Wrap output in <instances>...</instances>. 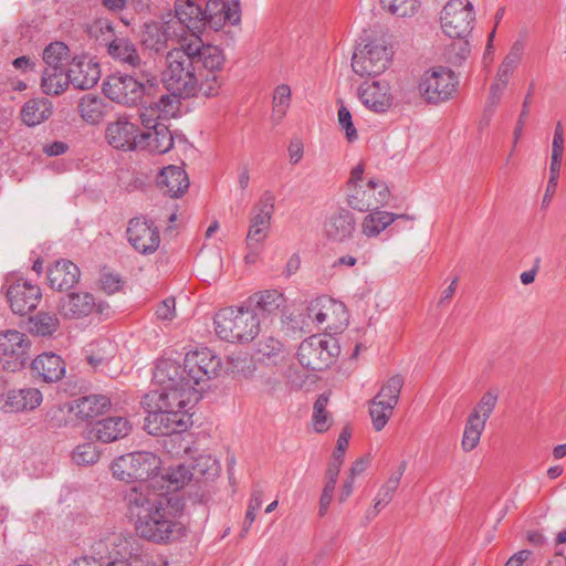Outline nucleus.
<instances>
[{
    "label": "nucleus",
    "mask_w": 566,
    "mask_h": 566,
    "mask_svg": "<svg viewBox=\"0 0 566 566\" xmlns=\"http://www.w3.org/2000/svg\"><path fill=\"white\" fill-rule=\"evenodd\" d=\"M154 379L160 389L146 396V431L153 436L185 431L191 424L190 410L198 400V389L186 382L180 363L171 358L157 363Z\"/></svg>",
    "instance_id": "1"
},
{
    "label": "nucleus",
    "mask_w": 566,
    "mask_h": 566,
    "mask_svg": "<svg viewBox=\"0 0 566 566\" xmlns=\"http://www.w3.org/2000/svg\"><path fill=\"white\" fill-rule=\"evenodd\" d=\"M126 505L128 517L139 537L165 544L184 534L177 509L164 492H147L146 485L133 486L126 494Z\"/></svg>",
    "instance_id": "2"
},
{
    "label": "nucleus",
    "mask_w": 566,
    "mask_h": 566,
    "mask_svg": "<svg viewBox=\"0 0 566 566\" xmlns=\"http://www.w3.org/2000/svg\"><path fill=\"white\" fill-rule=\"evenodd\" d=\"M161 81L172 95L201 96V77L185 38L178 48L167 53Z\"/></svg>",
    "instance_id": "3"
},
{
    "label": "nucleus",
    "mask_w": 566,
    "mask_h": 566,
    "mask_svg": "<svg viewBox=\"0 0 566 566\" xmlns=\"http://www.w3.org/2000/svg\"><path fill=\"white\" fill-rule=\"evenodd\" d=\"M392 199L388 182L378 176H367L365 165H355L346 184V202L355 211L364 212L387 207Z\"/></svg>",
    "instance_id": "4"
},
{
    "label": "nucleus",
    "mask_w": 566,
    "mask_h": 566,
    "mask_svg": "<svg viewBox=\"0 0 566 566\" xmlns=\"http://www.w3.org/2000/svg\"><path fill=\"white\" fill-rule=\"evenodd\" d=\"M129 539L112 533L92 547V555L75 559L71 566H164L147 554H132Z\"/></svg>",
    "instance_id": "5"
},
{
    "label": "nucleus",
    "mask_w": 566,
    "mask_h": 566,
    "mask_svg": "<svg viewBox=\"0 0 566 566\" xmlns=\"http://www.w3.org/2000/svg\"><path fill=\"white\" fill-rule=\"evenodd\" d=\"M163 461L150 451H135L113 460L109 470L114 479L123 482L138 481L136 486L146 485L153 492L160 482Z\"/></svg>",
    "instance_id": "6"
},
{
    "label": "nucleus",
    "mask_w": 566,
    "mask_h": 566,
    "mask_svg": "<svg viewBox=\"0 0 566 566\" xmlns=\"http://www.w3.org/2000/svg\"><path fill=\"white\" fill-rule=\"evenodd\" d=\"M201 77V96L216 97L222 87V72L227 63L224 50L205 44L200 36L185 38Z\"/></svg>",
    "instance_id": "7"
},
{
    "label": "nucleus",
    "mask_w": 566,
    "mask_h": 566,
    "mask_svg": "<svg viewBox=\"0 0 566 566\" xmlns=\"http://www.w3.org/2000/svg\"><path fill=\"white\" fill-rule=\"evenodd\" d=\"M157 87V81L151 74L142 73L135 77L117 73L106 77L103 93L117 104L133 106L142 103L146 96H151Z\"/></svg>",
    "instance_id": "8"
},
{
    "label": "nucleus",
    "mask_w": 566,
    "mask_h": 566,
    "mask_svg": "<svg viewBox=\"0 0 566 566\" xmlns=\"http://www.w3.org/2000/svg\"><path fill=\"white\" fill-rule=\"evenodd\" d=\"M392 49L379 38L363 39L355 46L352 70L360 77L378 76L386 72L392 62Z\"/></svg>",
    "instance_id": "9"
},
{
    "label": "nucleus",
    "mask_w": 566,
    "mask_h": 566,
    "mask_svg": "<svg viewBox=\"0 0 566 566\" xmlns=\"http://www.w3.org/2000/svg\"><path fill=\"white\" fill-rule=\"evenodd\" d=\"M273 213L274 198L270 195L263 196L252 208L245 238L244 261L247 264H254L259 261L270 234Z\"/></svg>",
    "instance_id": "10"
},
{
    "label": "nucleus",
    "mask_w": 566,
    "mask_h": 566,
    "mask_svg": "<svg viewBox=\"0 0 566 566\" xmlns=\"http://www.w3.org/2000/svg\"><path fill=\"white\" fill-rule=\"evenodd\" d=\"M214 329L220 338L228 342L252 340L260 329L255 313L248 308L227 307L214 317Z\"/></svg>",
    "instance_id": "11"
},
{
    "label": "nucleus",
    "mask_w": 566,
    "mask_h": 566,
    "mask_svg": "<svg viewBox=\"0 0 566 566\" xmlns=\"http://www.w3.org/2000/svg\"><path fill=\"white\" fill-rule=\"evenodd\" d=\"M339 354L340 347L333 336L316 334L300 344L297 360L306 369L322 371L332 367Z\"/></svg>",
    "instance_id": "12"
},
{
    "label": "nucleus",
    "mask_w": 566,
    "mask_h": 566,
    "mask_svg": "<svg viewBox=\"0 0 566 566\" xmlns=\"http://www.w3.org/2000/svg\"><path fill=\"white\" fill-rule=\"evenodd\" d=\"M57 312L65 321H81L91 315L107 318L112 314L107 302L97 300L93 293L84 290H75L60 297Z\"/></svg>",
    "instance_id": "13"
},
{
    "label": "nucleus",
    "mask_w": 566,
    "mask_h": 566,
    "mask_svg": "<svg viewBox=\"0 0 566 566\" xmlns=\"http://www.w3.org/2000/svg\"><path fill=\"white\" fill-rule=\"evenodd\" d=\"M458 87V77L448 66L434 65L421 74L418 83L419 94L429 103L439 104L453 97Z\"/></svg>",
    "instance_id": "14"
},
{
    "label": "nucleus",
    "mask_w": 566,
    "mask_h": 566,
    "mask_svg": "<svg viewBox=\"0 0 566 566\" xmlns=\"http://www.w3.org/2000/svg\"><path fill=\"white\" fill-rule=\"evenodd\" d=\"M475 20L470 0H449L440 11V28L451 39L467 40Z\"/></svg>",
    "instance_id": "15"
},
{
    "label": "nucleus",
    "mask_w": 566,
    "mask_h": 566,
    "mask_svg": "<svg viewBox=\"0 0 566 566\" xmlns=\"http://www.w3.org/2000/svg\"><path fill=\"white\" fill-rule=\"evenodd\" d=\"M357 98L364 108L376 115H385L397 105L395 85L384 77L361 82Z\"/></svg>",
    "instance_id": "16"
},
{
    "label": "nucleus",
    "mask_w": 566,
    "mask_h": 566,
    "mask_svg": "<svg viewBox=\"0 0 566 566\" xmlns=\"http://www.w3.org/2000/svg\"><path fill=\"white\" fill-rule=\"evenodd\" d=\"M180 366L182 378H186V382L191 384L195 388L218 377L221 373L220 358L208 348L189 352Z\"/></svg>",
    "instance_id": "17"
},
{
    "label": "nucleus",
    "mask_w": 566,
    "mask_h": 566,
    "mask_svg": "<svg viewBox=\"0 0 566 566\" xmlns=\"http://www.w3.org/2000/svg\"><path fill=\"white\" fill-rule=\"evenodd\" d=\"M307 314L317 328L333 333L344 329L348 324V313L344 303L327 296L312 301Z\"/></svg>",
    "instance_id": "18"
},
{
    "label": "nucleus",
    "mask_w": 566,
    "mask_h": 566,
    "mask_svg": "<svg viewBox=\"0 0 566 566\" xmlns=\"http://www.w3.org/2000/svg\"><path fill=\"white\" fill-rule=\"evenodd\" d=\"M31 346V339L21 331L0 332V367L8 371L21 369L29 358Z\"/></svg>",
    "instance_id": "19"
},
{
    "label": "nucleus",
    "mask_w": 566,
    "mask_h": 566,
    "mask_svg": "<svg viewBox=\"0 0 566 566\" xmlns=\"http://www.w3.org/2000/svg\"><path fill=\"white\" fill-rule=\"evenodd\" d=\"M149 113H140L143 130L139 133L137 149L155 155L166 154L174 147V136L167 125L153 118Z\"/></svg>",
    "instance_id": "20"
},
{
    "label": "nucleus",
    "mask_w": 566,
    "mask_h": 566,
    "mask_svg": "<svg viewBox=\"0 0 566 566\" xmlns=\"http://www.w3.org/2000/svg\"><path fill=\"white\" fill-rule=\"evenodd\" d=\"M126 238L130 247L139 254L149 255L160 247V231L156 222L140 216L130 219L126 228Z\"/></svg>",
    "instance_id": "21"
},
{
    "label": "nucleus",
    "mask_w": 566,
    "mask_h": 566,
    "mask_svg": "<svg viewBox=\"0 0 566 566\" xmlns=\"http://www.w3.org/2000/svg\"><path fill=\"white\" fill-rule=\"evenodd\" d=\"M353 436V429L345 426L338 434L336 446L333 452L332 467L326 472V480L319 497V515H325L333 502L339 468L344 461L345 453L349 447Z\"/></svg>",
    "instance_id": "22"
},
{
    "label": "nucleus",
    "mask_w": 566,
    "mask_h": 566,
    "mask_svg": "<svg viewBox=\"0 0 566 566\" xmlns=\"http://www.w3.org/2000/svg\"><path fill=\"white\" fill-rule=\"evenodd\" d=\"M166 17L175 22L174 29L178 35L185 30L192 36H200L203 32V10L195 0H175L174 14L166 13Z\"/></svg>",
    "instance_id": "23"
},
{
    "label": "nucleus",
    "mask_w": 566,
    "mask_h": 566,
    "mask_svg": "<svg viewBox=\"0 0 566 566\" xmlns=\"http://www.w3.org/2000/svg\"><path fill=\"white\" fill-rule=\"evenodd\" d=\"M239 0H208L203 10V31H220L228 24L240 21Z\"/></svg>",
    "instance_id": "24"
},
{
    "label": "nucleus",
    "mask_w": 566,
    "mask_h": 566,
    "mask_svg": "<svg viewBox=\"0 0 566 566\" xmlns=\"http://www.w3.org/2000/svg\"><path fill=\"white\" fill-rule=\"evenodd\" d=\"M7 297L11 310L17 314H27L34 310L41 297V289L24 279H9Z\"/></svg>",
    "instance_id": "25"
},
{
    "label": "nucleus",
    "mask_w": 566,
    "mask_h": 566,
    "mask_svg": "<svg viewBox=\"0 0 566 566\" xmlns=\"http://www.w3.org/2000/svg\"><path fill=\"white\" fill-rule=\"evenodd\" d=\"M174 23L168 20L166 14L160 20H148L139 30L138 36L140 44L146 50L159 52L163 50L167 42L171 39L178 38V32L174 29Z\"/></svg>",
    "instance_id": "26"
},
{
    "label": "nucleus",
    "mask_w": 566,
    "mask_h": 566,
    "mask_svg": "<svg viewBox=\"0 0 566 566\" xmlns=\"http://www.w3.org/2000/svg\"><path fill=\"white\" fill-rule=\"evenodd\" d=\"M67 69L71 84L75 88L88 90L93 87L101 77L98 61L87 53L74 55Z\"/></svg>",
    "instance_id": "27"
},
{
    "label": "nucleus",
    "mask_w": 566,
    "mask_h": 566,
    "mask_svg": "<svg viewBox=\"0 0 566 566\" xmlns=\"http://www.w3.org/2000/svg\"><path fill=\"white\" fill-rule=\"evenodd\" d=\"M356 229L354 214L347 209H337L328 214L322 226L323 237L332 242L343 243L353 238Z\"/></svg>",
    "instance_id": "28"
},
{
    "label": "nucleus",
    "mask_w": 566,
    "mask_h": 566,
    "mask_svg": "<svg viewBox=\"0 0 566 566\" xmlns=\"http://www.w3.org/2000/svg\"><path fill=\"white\" fill-rule=\"evenodd\" d=\"M138 127L126 118L108 123L105 130L107 143L115 149L135 150L138 148Z\"/></svg>",
    "instance_id": "29"
},
{
    "label": "nucleus",
    "mask_w": 566,
    "mask_h": 566,
    "mask_svg": "<svg viewBox=\"0 0 566 566\" xmlns=\"http://www.w3.org/2000/svg\"><path fill=\"white\" fill-rule=\"evenodd\" d=\"M366 214L359 223L360 233L367 239L378 238L384 231L392 226L398 219L412 220L408 214H398L381 208L365 211Z\"/></svg>",
    "instance_id": "30"
},
{
    "label": "nucleus",
    "mask_w": 566,
    "mask_h": 566,
    "mask_svg": "<svg viewBox=\"0 0 566 566\" xmlns=\"http://www.w3.org/2000/svg\"><path fill=\"white\" fill-rule=\"evenodd\" d=\"M81 271L70 260L59 259L46 268L48 285L54 291H65L78 283Z\"/></svg>",
    "instance_id": "31"
},
{
    "label": "nucleus",
    "mask_w": 566,
    "mask_h": 566,
    "mask_svg": "<svg viewBox=\"0 0 566 566\" xmlns=\"http://www.w3.org/2000/svg\"><path fill=\"white\" fill-rule=\"evenodd\" d=\"M156 182L165 195L171 198L184 196L190 185L188 174L182 165H169L157 175Z\"/></svg>",
    "instance_id": "32"
},
{
    "label": "nucleus",
    "mask_w": 566,
    "mask_h": 566,
    "mask_svg": "<svg viewBox=\"0 0 566 566\" xmlns=\"http://www.w3.org/2000/svg\"><path fill=\"white\" fill-rule=\"evenodd\" d=\"M522 51V45L515 43L499 66L495 80L490 88V99L493 104L499 102L511 76L520 64Z\"/></svg>",
    "instance_id": "33"
},
{
    "label": "nucleus",
    "mask_w": 566,
    "mask_h": 566,
    "mask_svg": "<svg viewBox=\"0 0 566 566\" xmlns=\"http://www.w3.org/2000/svg\"><path fill=\"white\" fill-rule=\"evenodd\" d=\"M132 431L130 421L123 416H109L96 421L92 432L94 437L104 443H111L123 439Z\"/></svg>",
    "instance_id": "34"
},
{
    "label": "nucleus",
    "mask_w": 566,
    "mask_h": 566,
    "mask_svg": "<svg viewBox=\"0 0 566 566\" xmlns=\"http://www.w3.org/2000/svg\"><path fill=\"white\" fill-rule=\"evenodd\" d=\"M31 369L36 378L45 382H54L64 377L66 366L57 354L42 353L32 360Z\"/></svg>",
    "instance_id": "35"
},
{
    "label": "nucleus",
    "mask_w": 566,
    "mask_h": 566,
    "mask_svg": "<svg viewBox=\"0 0 566 566\" xmlns=\"http://www.w3.org/2000/svg\"><path fill=\"white\" fill-rule=\"evenodd\" d=\"M43 400L42 392L36 388L12 389L4 398L2 409L6 412L31 411Z\"/></svg>",
    "instance_id": "36"
},
{
    "label": "nucleus",
    "mask_w": 566,
    "mask_h": 566,
    "mask_svg": "<svg viewBox=\"0 0 566 566\" xmlns=\"http://www.w3.org/2000/svg\"><path fill=\"white\" fill-rule=\"evenodd\" d=\"M111 407L106 396L91 395L73 400L69 410L78 419H88L102 415Z\"/></svg>",
    "instance_id": "37"
},
{
    "label": "nucleus",
    "mask_w": 566,
    "mask_h": 566,
    "mask_svg": "<svg viewBox=\"0 0 566 566\" xmlns=\"http://www.w3.org/2000/svg\"><path fill=\"white\" fill-rule=\"evenodd\" d=\"M52 115V103L44 97L27 101L20 109V119L28 127H35L46 122Z\"/></svg>",
    "instance_id": "38"
},
{
    "label": "nucleus",
    "mask_w": 566,
    "mask_h": 566,
    "mask_svg": "<svg viewBox=\"0 0 566 566\" xmlns=\"http://www.w3.org/2000/svg\"><path fill=\"white\" fill-rule=\"evenodd\" d=\"M69 69H43L40 87L49 96H59L70 86Z\"/></svg>",
    "instance_id": "39"
},
{
    "label": "nucleus",
    "mask_w": 566,
    "mask_h": 566,
    "mask_svg": "<svg viewBox=\"0 0 566 566\" xmlns=\"http://www.w3.org/2000/svg\"><path fill=\"white\" fill-rule=\"evenodd\" d=\"M81 118L88 125H97L107 114V104L95 95H84L77 105Z\"/></svg>",
    "instance_id": "40"
},
{
    "label": "nucleus",
    "mask_w": 566,
    "mask_h": 566,
    "mask_svg": "<svg viewBox=\"0 0 566 566\" xmlns=\"http://www.w3.org/2000/svg\"><path fill=\"white\" fill-rule=\"evenodd\" d=\"M192 476V473L182 464L169 469H164V467H161L159 478L160 482L157 483L155 491L164 492L166 494L165 491L170 489L178 490L188 484Z\"/></svg>",
    "instance_id": "41"
},
{
    "label": "nucleus",
    "mask_w": 566,
    "mask_h": 566,
    "mask_svg": "<svg viewBox=\"0 0 566 566\" xmlns=\"http://www.w3.org/2000/svg\"><path fill=\"white\" fill-rule=\"evenodd\" d=\"M31 334L40 337H53L61 327L60 318L55 313L40 311L30 317Z\"/></svg>",
    "instance_id": "42"
},
{
    "label": "nucleus",
    "mask_w": 566,
    "mask_h": 566,
    "mask_svg": "<svg viewBox=\"0 0 566 566\" xmlns=\"http://www.w3.org/2000/svg\"><path fill=\"white\" fill-rule=\"evenodd\" d=\"M108 54L122 62L132 66H138L140 64V56L135 44L127 38H116L109 44L107 49Z\"/></svg>",
    "instance_id": "43"
},
{
    "label": "nucleus",
    "mask_w": 566,
    "mask_h": 566,
    "mask_svg": "<svg viewBox=\"0 0 566 566\" xmlns=\"http://www.w3.org/2000/svg\"><path fill=\"white\" fill-rule=\"evenodd\" d=\"M44 69H67L71 62L70 49L63 42H52L42 53Z\"/></svg>",
    "instance_id": "44"
},
{
    "label": "nucleus",
    "mask_w": 566,
    "mask_h": 566,
    "mask_svg": "<svg viewBox=\"0 0 566 566\" xmlns=\"http://www.w3.org/2000/svg\"><path fill=\"white\" fill-rule=\"evenodd\" d=\"M485 422L468 416L461 436L460 447L464 453H470L478 448L482 433L485 429Z\"/></svg>",
    "instance_id": "45"
},
{
    "label": "nucleus",
    "mask_w": 566,
    "mask_h": 566,
    "mask_svg": "<svg viewBox=\"0 0 566 566\" xmlns=\"http://www.w3.org/2000/svg\"><path fill=\"white\" fill-rule=\"evenodd\" d=\"M327 403L328 398L324 395H321L314 402L310 428L315 433L327 432L334 423L333 416L327 410Z\"/></svg>",
    "instance_id": "46"
},
{
    "label": "nucleus",
    "mask_w": 566,
    "mask_h": 566,
    "mask_svg": "<svg viewBox=\"0 0 566 566\" xmlns=\"http://www.w3.org/2000/svg\"><path fill=\"white\" fill-rule=\"evenodd\" d=\"M220 472L219 461L211 453H199L192 463V475L197 479H213Z\"/></svg>",
    "instance_id": "47"
},
{
    "label": "nucleus",
    "mask_w": 566,
    "mask_h": 566,
    "mask_svg": "<svg viewBox=\"0 0 566 566\" xmlns=\"http://www.w3.org/2000/svg\"><path fill=\"white\" fill-rule=\"evenodd\" d=\"M395 407L396 406L376 397L370 401L369 416L373 428L376 432H380L387 426L394 413Z\"/></svg>",
    "instance_id": "48"
},
{
    "label": "nucleus",
    "mask_w": 566,
    "mask_h": 566,
    "mask_svg": "<svg viewBox=\"0 0 566 566\" xmlns=\"http://www.w3.org/2000/svg\"><path fill=\"white\" fill-rule=\"evenodd\" d=\"M250 301L263 312L274 313L285 304L284 295L276 290H265L255 293L250 297Z\"/></svg>",
    "instance_id": "49"
},
{
    "label": "nucleus",
    "mask_w": 566,
    "mask_h": 566,
    "mask_svg": "<svg viewBox=\"0 0 566 566\" xmlns=\"http://www.w3.org/2000/svg\"><path fill=\"white\" fill-rule=\"evenodd\" d=\"M177 95H161L157 102L150 104L149 107H145L142 112L150 111L151 117L158 122L174 117L178 111L179 102L176 98Z\"/></svg>",
    "instance_id": "50"
},
{
    "label": "nucleus",
    "mask_w": 566,
    "mask_h": 566,
    "mask_svg": "<svg viewBox=\"0 0 566 566\" xmlns=\"http://www.w3.org/2000/svg\"><path fill=\"white\" fill-rule=\"evenodd\" d=\"M381 8L398 18L416 15L421 7L420 0H380Z\"/></svg>",
    "instance_id": "51"
},
{
    "label": "nucleus",
    "mask_w": 566,
    "mask_h": 566,
    "mask_svg": "<svg viewBox=\"0 0 566 566\" xmlns=\"http://www.w3.org/2000/svg\"><path fill=\"white\" fill-rule=\"evenodd\" d=\"M497 401V390L489 389L482 395L479 402L469 415L486 423L491 413L495 409Z\"/></svg>",
    "instance_id": "52"
},
{
    "label": "nucleus",
    "mask_w": 566,
    "mask_h": 566,
    "mask_svg": "<svg viewBox=\"0 0 566 566\" xmlns=\"http://www.w3.org/2000/svg\"><path fill=\"white\" fill-rule=\"evenodd\" d=\"M113 352L114 347L108 340H101L90 345L86 349V358L91 366L97 367L107 360Z\"/></svg>",
    "instance_id": "53"
},
{
    "label": "nucleus",
    "mask_w": 566,
    "mask_h": 566,
    "mask_svg": "<svg viewBox=\"0 0 566 566\" xmlns=\"http://www.w3.org/2000/svg\"><path fill=\"white\" fill-rule=\"evenodd\" d=\"M403 385V378L399 375L390 377L381 387L376 398L387 401L394 406L398 403L399 395Z\"/></svg>",
    "instance_id": "54"
},
{
    "label": "nucleus",
    "mask_w": 566,
    "mask_h": 566,
    "mask_svg": "<svg viewBox=\"0 0 566 566\" xmlns=\"http://www.w3.org/2000/svg\"><path fill=\"white\" fill-rule=\"evenodd\" d=\"M337 124L348 143H354L358 139V132L354 125L353 115L344 104L338 107Z\"/></svg>",
    "instance_id": "55"
},
{
    "label": "nucleus",
    "mask_w": 566,
    "mask_h": 566,
    "mask_svg": "<svg viewBox=\"0 0 566 566\" xmlns=\"http://www.w3.org/2000/svg\"><path fill=\"white\" fill-rule=\"evenodd\" d=\"M72 459L77 465L94 464L99 459V451L93 443H84L75 448Z\"/></svg>",
    "instance_id": "56"
},
{
    "label": "nucleus",
    "mask_w": 566,
    "mask_h": 566,
    "mask_svg": "<svg viewBox=\"0 0 566 566\" xmlns=\"http://www.w3.org/2000/svg\"><path fill=\"white\" fill-rule=\"evenodd\" d=\"M87 32L95 40L106 41L114 33L113 22L107 18H97L88 25Z\"/></svg>",
    "instance_id": "57"
},
{
    "label": "nucleus",
    "mask_w": 566,
    "mask_h": 566,
    "mask_svg": "<svg viewBox=\"0 0 566 566\" xmlns=\"http://www.w3.org/2000/svg\"><path fill=\"white\" fill-rule=\"evenodd\" d=\"M123 280L119 274L104 272L98 281L99 289L107 295L118 293L123 289Z\"/></svg>",
    "instance_id": "58"
},
{
    "label": "nucleus",
    "mask_w": 566,
    "mask_h": 566,
    "mask_svg": "<svg viewBox=\"0 0 566 566\" xmlns=\"http://www.w3.org/2000/svg\"><path fill=\"white\" fill-rule=\"evenodd\" d=\"M287 160L292 166L298 165L305 155V143L302 137L294 136L287 144Z\"/></svg>",
    "instance_id": "59"
},
{
    "label": "nucleus",
    "mask_w": 566,
    "mask_h": 566,
    "mask_svg": "<svg viewBox=\"0 0 566 566\" xmlns=\"http://www.w3.org/2000/svg\"><path fill=\"white\" fill-rule=\"evenodd\" d=\"M292 97V90L286 84H281L275 87L273 93V106L281 113H285L290 106Z\"/></svg>",
    "instance_id": "60"
},
{
    "label": "nucleus",
    "mask_w": 566,
    "mask_h": 566,
    "mask_svg": "<svg viewBox=\"0 0 566 566\" xmlns=\"http://www.w3.org/2000/svg\"><path fill=\"white\" fill-rule=\"evenodd\" d=\"M176 301L174 297H167L161 301L156 308V317L161 322H171L176 318Z\"/></svg>",
    "instance_id": "61"
},
{
    "label": "nucleus",
    "mask_w": 566,
    "mask_h": 566,
    "mask_svg": "<svg viewBox=\"0 0 566 566\" xmlns=\"http://www.w3.org/2000/svg\"><path fill=\"white\" fill-rule=\"evenodd\" d=\"M565 149V138L563 127L558 124L555 128L552 148H551V159H562L564 156Z\"/></svg>",
    "instance_id": "62"
},
{
    "label": "nucleus",
    "mask_w": 566,
    "mask_h": 566,
    "mask_svg": "<svg viewBox=\"0 0 566 566\" xmlns=\"http://www.w3.org/2000/svg\"><path fill=\"white\" fill-rule=\"evenodd\" d=\"M357 481L358 480L356 478L346 472L337 493V501L339 503L346 502L353 495L354 490L357 486Z\"/></svg>",
    "instance_id": "63"
},
{
    "label": "nucleus",
    "mask_w": 566,
    "mask_h": 566,
    "mask_svg": "<svg viewBox=\"0 0 566 566\" xmlns=\"http://www.w3.org/2000/svg\"><path fill=\"white\" fill-rule=\"evenodd\" d=\"M370 463H371L370 454H365V455L358 457L356 460L353 461L347 473L358 480L359 476H361L366 472V470L369 468Z\"/></svg>",
    "instance_id": "64"
}]
</instances>
